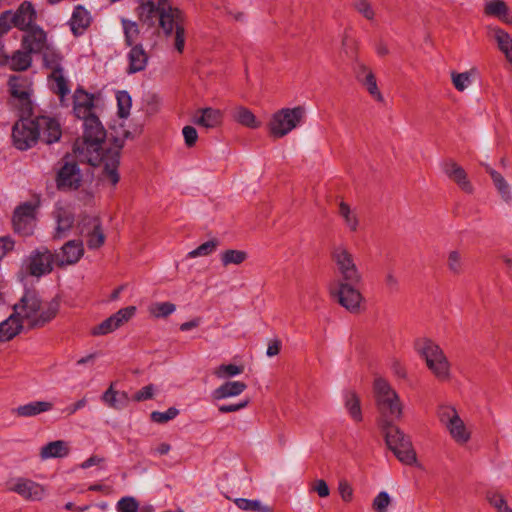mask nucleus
Wrapping results in <instances>:
<instances>
[{
  "label": "nucleus",
  "instance_id": "1",
  "mask_svg": "<svg viewBox=\"0 0 512 512\" xmlns=\"http://www.w3.org/2000/svg\"><path fill=\"white\" fill-rule=\"evenodd\" d=\"M106 138V130L99 117L92 116L83 121V136L74 144V153L81 161L92 166L103 164L100 180L115 187L120 180L118 166L120 163L121 145L105 152L102 144Z\"/></svg>",
  "mask_w": 512,
  "mask_h": 512
},
{
  "label": "nucleus",
  "instance_id": "2",
  "mask_svg": "<svg viewBox=\"0 0 512 512\" xmlns=\"http://www.w3.org/2000/svg\"><path fill=\"white\" fill-rule=\"evenodd\" d=\"M136 14L140 22L153 26L158 19L159 27L166 37H173L175 50L182 54L186 41L187 16L183 10L173 7L168 0H139Z\"/></svg>",
  "mask_w": 512,
  "mask_h": 512
},
{
  "label": "nucleus",
  "instance_id": "3",
  "mask_svg": "<svg viewBox=\"0 0 512 512\" xmlns=\"http://www.w3.org/2000/svg\"><path fill=\"white\" fill-rule=\"evenodd\" d=\"M21 118L13 125V145L21 151L33 147L40 139L46 144L58 142L61 138V127L57 120L49 116H37L34 119Z\"/></svg>",
  "mask_w": 512,
  "mask_h": 512
},
{
  "label": "nucleus",
  "instance_id": "4",
  "mask_svg": "<svg viewBox=\"0 0 512 512\" xmlns=\"http://www.w3.org/2000/svg\"><path fill=\"white\" fill-rule=\"evenodd\" d=\"M58 301L42 303L35 291H26L19 303L14 305V313L28 328L42 327L58 313Z\"/></svg>",
  "mask_w": 512,
  "mask_h": 512
},
{
  "label": "nucleus",
  "instance_id": "5",
  "mask_svg": "<svg viewBox=\"0 0 512 512\" xmlns=\"http://www.w3.org/2000/svg\"><path fill=\"white\" fill-rule=\"evenodd\" d=\"M373 394L379 412L378 427H389L390 423L401 419L403 403L399 394L385 378L376 377L374 379Z\"/></svg>",
  "mask_w": 512,
  "mask_h": 512
},
{
  "label": "nucleus",
  "instance_id": "6",
  "mask_svg": "<svg viewBox=\"0 0 512 512\" xmlns=\"http://www.w3.org/2000/svg\"><path fill=\"white\" fill-rule=\"evenodd\" d=\"M415 350L425 360L427 368L439 381H448L451 365L442 348L433 340L423 337L414 343Z\"/></svg>",
  "mask_w": 512,
  "mask_h": 512
},
{
  "label": "nucleus",
  "instance_id": "7",
  "mask_svg": "<svg viewBox=\"0 0 512 512\" xmlns=\"http://www.w3.org/2000/svg\"><path fill=\"white\" fill-rule=\"evenodd\" d=\"M37 12L30 1H23L15 10L0 14V35L6 34L12 27L24 31L35 25Z\"/></svg>",
  "mask_w": 512,
  "mask_h": 512
},
{
  "label": "nucleus",
  "instance_id": "8",
  "mask_svg": "<svg viewBox=\"0 0 512 512\" xmlns=\"http://www.w3.org/2000/svg\"><path fill=\"white\" fill-rule=\"evenodd\" d=\"M305 116L302 106L283 108L276 112L269 122V133L274 138H282L300 125Z\"/></svg>",
  "mask_w": 512,
  "mask_h": 512
},
{
  "label": "nucleus",
  "instance_id": "9",
  "mask_svg": "<svg viewBox=\"0 0 512 512\" xmlns=\"http://www.w3.org/2000/svg\"><path fill=\"white\" fill-rule=\"evenodd\" d=\"M331 257L341 276L339 282L349 281L359 283L361 281V273L354 261V256L345 245L340 244L334 246Z\"/></svg>",
  "mask_w": 512,
  "mask_h": 512
},
{
  "label": "nucleus",
  "instance_id": "10",
  "mask_svg": "<svg viewBox=\"0 0 512 512\" xmlns=\"http://www.w3.org/2000/svg\"><path fill=\"white\" fill-rule=\"evenodd\" d=\"M356 284L349 281L338 282L330 291L338 303L350 313H358L364 300L360 291L355 288Z\"/></svg>",
  "mask_w": 512,
  "mask_h": 512
},
{
  "label": "nucleus",
  "instance_id": "11",
  "mask_svg": "<svg viewBox=\"0 0 512 512\" xmlns=\"http://www.w3.org/2000/svg\"><path fill=\"white\" fill-rule=\"evenodd\" d=\"M8 84L13 99L18 102L20 113L30 115L32 113L30 79L26 76L13 75L9 78Z\"/></svg>",
  "mask_w": 512,
  "mask_h": 512
},
{
  "label": "nucleus",
  "instance_id": "12",
  "mask_svg": "<svg viewBox=\"0 0 512 512\" xmlns=\"http://www.w3.org/2000/svg\"><path fill=\"white\" fill-rule=\"evenodd\" d=\"M77 228L79 233L87 238L86 242L89 249H98L104 244L105 235L98 217L82 215Z\"/></svg>",
  "mask_w": 512,
  "mask_h": 512
},
{
  "label": "nucleus",
  "instance_id": "13",
  "mask_svg": "<svg viewBox=\"0 0 512 512\" xmlns=\"http://www.w3.org/2000/svg\"><path fill=\"white\" fill-rule=\"evenodd\" d=\"M55 262L54 254L47 248L33 251L25 262L26 272L35 277H41L52 271Z\"/></svg>",
  "mask_w": 512,
  "mask_h": 512
},
{
  "label": "nucleus",
  "instance_id": "14",
  "mask_svg": "<svg viewBox=\"0 0 512 512\" xmlns=\"http://www.w3.org/2000/svg\"><path fill=\"white\" fill-rule=\"evenodd\" d=\"M82 182V174L78 164L74 161H65L57 173L56 184L59 190H77Z\"/></svg>",
  "mask_w": 512,
  "mask_h": 512
},
{
  "label": "nucleus",
  "instance_id": "15",
  "mask_svg": "<svg viewBox=\"0 0 512 512\" xmlns=\"http://www.w3.org/2000/svg\"><path fill=\"white\" fill-rule=\"evenodd\" d=\"M13 226L17 233L28 236L33 233L35 227V206L25 202L18 206L13 214Z\"/></svg>",
  "mask_w": 512,
  "mask_h": 512
},
{
  "label": "nucleus",
  "instance_id": "16",
  "mask_svg": "<svg viewBox=\"0 0 512 512\" xmlns=\"http://www.w3.org/2000/svg\"><path fill=\"white\" fill-rule=\"evenodd\" d=\"M136 312L135 306H128L118 310L115 314L111 315L100 324L94 326L91 334L94 336H101L109 334L131 319Z\"/></svg>",
  "mask_w": 512,
  "mask_h": 512
},
{
  "label": "nucleus",
  "instance_id": "17",
  "mask_svg": "<svg viewBox=\"0 0 512 512\" xmlns=\"http://www.w3.org/2000/svg\"><path fill=\"white\" fill-rule=\"evenodd\" d=\"M56 222L54 238L62 239L68 236L75 223V213L70 205L57 204L53 211Z\"/></svg>",
  "mask_w": 512,
  "mask_h": 512
},
{
  "label": "nucleus",
  "instance_id": "18",
  "mask_svg": "<svg viewBox=\"0 0 512 512\" xmlns=\"http://www.w3.org/2000/svg\"><path fill=\"white\" fill-rule=\"evenodd\" d=\"M95 96L83 88H77L73 95V112L78 119L86 120L96 116Z\"/></svg>",
  "mask_w": 512,
  "mask_h": 512
},
{
  "label": "nucleus",
  "instance_id": "19",
  "mask_svg": "<svg viewBox=\"0 0 512 512\" xmlns=\"http://www.w3.org/2000/svg\"><path fill=\"white\" fill-rule=\"evenodd\" d=\"M9 490L17 493L25 500L30 501H39L45 495V489L42 485L30 479L21 477L15 480Z\"/></svg>",
  "mask_w": 512,
  "mask_h": 512
},
{
  "label": "nucleus",
  "instance_id": "20",
  "mask_svg": "<svg viewBox=\"0 0 512 512\" xmlns=\"http://www.w3.org/2000/svg\"><path fill=\"white\" fill-rule=\"evenodd\" d=\"M25 35L22 38V47L24 50L32 53H40L48 47L47 34L37 24L31 26L29 29L24 30Z\"/></svg>",
  "mask_w": 512,
  "mask_h": 512
},
{
  "label": "nucleus",
  "instance_id": "21",
  "mask_svg": "<svg viewBox=\"0 0 512 512\" xmlns=\"http://www.w3.org/2000/svg\"><path fill=\"white\" fill-rule=\"evenodd\" d=\"M83 254V242L81 240H70L62 246L59 253L54 254L55 263L58 266L72 265L77 263Z\"/></svg>",
  "mask_w": 512,
  "mask_h": 512
},
{
  "label": "nucleus",
  "instance_id": "22",
  "mask_svg": "<svg viewBox=\"0 0 512 512\" xmlns=\"http://www.w3.org/2000/svg\"><path fill=\"white\" fill-rule=\"evenodd\" d=\"M92 21L90 12L82 5H77L68 22L74 36L83 35Z\"/></svg>",
  "mask_w": 512,
  "mask_h": 512
},
{
  "label": "nucleus",
  "instance_id": "23",
  "mask_svg": "<svg viewBox=\"0 0 512 512\" xmlns=\"http://www.w3.org/2000/svg\"><path fill=\"white\" fill-rule=\"evenodd\" d=\"M131 49L128 52V74H134L143 71L148 63V55L141 44L130 46Z\"/></svg>",
  "mask_w": 512,
  "mask_h": 512
},
{
  "label": "nucleus",
  "instance_id": "24",
  "mask_svg": "<svg viewBox=\"0 0 512 512\" xmlns=\"http://www.w3.org/2000/svg\"><path fill=\"white\" fill-rule=\"evenodd\" d=\"M399 446L388 447L396 458L405 465H413L417 461L416 452L409 436H401Z\"/></svg>",
  "mask_w": 512,
  "mask_h": 512
},
{
  "label": "nucleus",
  "instance_id": "25",
  "mask_svg": "<svg viewBox=\"0 0 512 512\" xmlns=\"http://www.w3.org/2000/svg\"><path fill=\"white\" fill-rule=\"evenodd\" d=\"M489 35L495 40L507 61L512 64V36L498 26L489 27Z\"/></svg>",
  "mask_w": 512,
  "mask_h": 512
},
{
  "label": "nucleus",
  "instance_id": "26",
  "mask_svg": "<svg viewBox=\"0 0 512 512\" xmlns=\"http://www.w3.org/2000/svg\"><path fill=\"white\" fill-rule=\"evenodd\" d=\"M445 174L456 182L465 192H472V185L467 179L465 170L454 161H448L444 164Z\"/></svg>",
  "mask_w": 512,
  "mask_h": 512
},
{
  "label": "nucleus",
  "instance_id": "27",
  "mask_svg": "<svg viewBox=\"0 0 512 512\" xmlns=\"http://www.w3.org/2000/svg\"><path fill=\"white\" fill-rule=\"evenodd\" d=\"M484 13L487 16L498 18L505 24L512 25V15L509 7L503 0H491L485 3Z\"/></svg>",
  "mask_w": 512,
  "mask_h": 512
},
{
  "label": "nucleus",
  "instance_id": "28",
  "mask_svg": "<svg viewBox=\"0 0 512 512\" xmlns=\"http://www.w3.org/2000/svg\"><path fill=\"white\" fill-rule=\"evenodd\" d=\"M246 387V384L242 381H226L212 391L211 397L213 400H223L226 398L236 397L240 395Z\"/></svg>",
  "mask_w": 512,
  "mask_h": 512
},
{
  "label": "nucleus",
  "instance_id": "29",
  "mask_svg": "<svg viewBox=\"0 0 512 512\" xmlns=\"http://www.w3.org/2000/svg\"><path fill=\"white\" fill-rule=\"evenodd\" d=\"M25 325L15 313L0 323V341L5 342L13 339Z\"/></svg>",
  "mask_w": 512,
  "mask_h": 512
},
{
  "label": "nucleus",
  "instance_id": "30",
  "mask_svg": "<svg viewBox=\"0 0 512 512\" xmlns=\"http://www.w3.org/2000/svg\"><path fill=\"white\" fill-rule=\"evenodd\" d=\"M53 408V404L47 401H32L18 406L14 413L19 417H33L41 413L48 412Z\"/></svg>",
  "mask_w": 512,
  "mask_h": 512
},
{
  "label": "nucleus",
  "instance_id": "31",
  "mask_svg": "<svg viewBox=\"0 0 512 512\" xmlns=\"http://www.w3.org/2000/svg\"><path fill=\"white\" fill-rule=\"evenodd\" d=\"M111 384L110 387L103 393L102 401L110 408L119 410L126 407L129 403L128 394L124 391H116Z\"/></svg>",
  "mask_w": 512,
  "mask_h": 512
},
{
  "label": "nucleus",
  "instance_id": "32",
  "mask_svg": "<svg viewBox=\"0 0 512 512\" xmlns=\"http://www.w3.org/2000/svg\"><path fill=\"white\" fill-rule=\"evenodd\" d=\"M200 115H195L194 122L206 128H214L222 121V113L218 109L204 108L198 111Z\"/></svg>",
  "mask_w": 512,
  "mask_h": 512
},
{
  "label": "nucleus",
  "instance_id": "33",
  "mask_svg": "<svg viewBox=\"0 0 512 512\" xmlns=\"http://www.w3.org/2000/svg\"><path fill=\"white\" fill-rule=\"evenodd\" d=\"M68 454L69 447L63 440L49 442L40 450V457L44 460L49 458H63Z\"/></svg>",
  "mask_w": 512,
  "mask_h": 512
},
{
  "label": "nucleus",
  "instance_id": "34",
  "mask_svg": "<svg viewBox=\"0 0 512 512\" xmlns=\"http://www.w3.org/2000/svg\"><path fill=\"white\" fill-rule=\"evenodd\" d=\"M52 91L60 98L63 104L64 98L70 93V88L67 79L64 77L63 70L51 72L48 76Z\"/></svg>",
  "mask_w": 512,
  "mask_h": 512
},
{
  "label": "nucleus",
  "instance_id": "35",
  "mask_svg": "<svg viewBox=\"0 0 512 512\" xmlns=\"http://www.w3.org/2000/svg\"><path fill=\"white\" fill-rule=\"evenodd\" d=\"M445 428L448 430L452 439L460 445L466 444L471 438L470 432L467 430L465 423L460 417Z\"/></svg>",
  "mask_w": 512,
  "mask_h": 512
},
{
  "label": "nucleus",
  "instance_id": "36",
  "mask_svg": "<svg viewBox=\"0 0 512 512\" xmlns=\"http://www.w3.org/2000/svg\"><path fill=\"white\" fill-rule=\"evenodd\" d=\"M344 404L351 418L356 422L363 420L360 398L354 391H347L344 395Z\"/></svg>",
  "mask_w": 512,
  "mask_h": 512
},
{
  "label": "nucleus",
  "instance_id": "37",
  "mask_svg": "<svg viewBox=\"0 0 512 512\" xmlns=\"http://www.w3.org/2000/svg\"><path fill=\"white\" fill-rule=\"evenodd\" d=\"M43 54V63L44 66L51 70V72H55L57 70L62 71V54L55 50L54 48L48 46L45 50L42 51Z\"/></svg>",
  "mask_w": 512,
  "mask_h": 512
},
{
  "label": "nucleus",
  "instance_id": "38",
  "mask_svg": "<svg viewBox=\"0 0 512 512\" xmlns=\"http://www.w3.org/2000/svg\"><path fill=\"white\" fill-rule=\"evenodd\" d=\"M121 25L123 29L125 44L129 47L137 45L136 41L140 35L138 24L135 21L121 18Z\"/></svg>",
  "mask_w": 512,
  "mask_h": 512
},
{
  "label": "nucleus",
  "instance_id": "39",
  "mask_svg": "<svg viewBox=\"0 0 512 512\" xmlns=\"http://www.w3.org/2000/svg\"><path fill=\"white\" fill-rule=\"evenodd\" d=\"M486 171H487V173H489V175H490L496 189L500 193L501 197L505 201H509L511 199L510 186L507 183V181L505 180V178L499 172H497L496 170L492 169L489 166H486Z\"/></svg>",
  "mask_w": 512,
  "mask_h": 512
},
{
  "label": "nucleus",
  "instance_id": "40",
  "mask_svg": "<svg viewBox=\"0 0 512 512\" xmlns=\"http://www.w3.org/2000/svg\"><path fill=\"white\" fill-rule=\"evenodd\" d=\"M381 432L384 434L385 442L387 447H393L394 445L399 446L401 436H407L398 426L394 423H390L389 427H379Z\"/></svg>",
  "mask_w": 512,
  "mask_h": 512
},
{
  "label": "nucleus",
  "instance_id": "41",
  "mask_svg": "<svg viewBox=\"0 0 512 512\" xmlns=\"http://www.w3.org/2000/svg\"><path fill=\"white\" fill-rule=\"evenodd\" d=\"M31 53L28 50L25 51H16L10 61V65L13 70L16 71H24L31 66L32 58Z\"/></svg>",
  "mask_w": 512,
  "mask_h": 512
},
{
  "label": "nucleus",
  "instance_id": "42",
  "mask_svg": "<svg viewBox=\"0 0 512 512\" xmlns=\"http://www.w3.org/2000/svg\"><path fill=\"white\" fill-rule=\"evenodd\" d=\"M176 310L175 304L171 302H155L148 307L150 315L155 318H166Z\"/></svg>",
  "mask_w": 512,
  "mask_h": 512
},
{
  "label": "nucleus",
  "instance_id": "43",
  "mask_svg": "<svg viewBox=\"0 0 512 512\" xmlns=\"http://www.w3.org/2000/svg\"><path fill=\"white\" fill-rule=\"evenodd\" d=\"M220 259L225 267L230 264L239 265L247 259V253L241 250L228 249L221 253Z\"/></svg>",
  "mask_w": 512,
  "mask_h": 512
},
{
  "label": "nucleus",
  "instance_id": "44",
  "mask_svg": "<svg viewBox=\"0 0 512 512\" xmlns=\"http://www.w3.org/2000/svg\"><path fill=\"white\" fill-rule=\"evenodd\" d=\"M437 417L440 423L447 427L450 423L455 421L459 416L456 408L452 405L442 404L437 408Z\"/></svg>",
  "mask_w": 512,
  "mask_h": 512
},
{
  "label": "nucleus",
  "instance_id": "45",
  "mask_svg": "<svg viewBox=\"0 0 512 512\" xmlns=\"http://www.w3.org/2000/svg\"><path fill=\"white\" fill-rule=\"evenodd\" d=\"M244 367L235 364H221L214 370V375L220 379H228L243 373Z\"/></svg>",
  "mask_w": 512,
  "mask_h": 512
},
{
  "label": "nucleus",
  "instance_id": "46",
  "mask_svg": "<svg viewBox=\"0 0 512 512\" xmlns=\"http://www.w3.org/2000/svg\"><path fill=\"white\" fill-rule=\"evenodd\" d=\"M232 116L235 121L238 123L248 126V127H254L255 126V116L254 114L248 110L247 108L243 106L236 107L233 112Z\"/></svg>",
  "mask_w": 512,
  "mask_h": 512
},
{
  "label": "nucleus",
  "instance_id": "47",
  "mask_svg": "<svg viewBox=\"0 0 512 512\" xmlns=\"http://www.w3.org/2000/svg\"><path fill=\"white\" fill-rule=\"evenodd\" d=\"M219 246V241L217 239L209 240L201 245H199L196 249L190 251L187 254L188 258H196L200 256H208L212 254L217 247Z\"/></svg>",
  "mask_w": 512,
  "mask_h": 512
},
{
  "label": "nucleus",
  "instance_id": "48",
  "mask_svg": "<svg viewBox=\"0 0 512 512\" xmlns=\"http://www.w3.org/2000/svg\"><path fill=\"white\" fill-rule=\"evenodd\" d=\"M487 501L497 512H512L506 498L500 493H488Z\"/></svg>",
  "mask_w": 512,
  "mask_h": 512
},
{
  "label": "nucleus",
  "instance_id": "49",
  "mask_svg": "<svg viewBox=\"0 0 512 512\" xmlns=\"http://www.w3.org/2000/svg\"><path fill=\"white\" fill-rule=\"evenodd\" d=\"M339 214L344 219L347 227L351 231H356L358 227V219L356 215L350 210V207L345 202H341L339 205Z\"/></svg>",
  "mask_w": 512,
  "mask_h": 512
},
{
  "label": "nucleus",
  "instance_id": "50",
  "mask_svg": "<svg viewBox=\"0 0 512 512\" xmlns=\"http://www.w3.org/2000/svg\"><path fill=\"white\" fill-rule=\"evenodd\" d=\"M118 105V115L125 118L129 115L131 108V97L126 91H119L116 95Z\"/></svg>",
  "mask_w": 512,
  "mask_h": 512
},
{
  "label": "nucleus",
  "instance_id": "51",
  "mask_svg": "<svg viewBox=\"0 0 512 512\" xmlns=\"http://www.w3.org/2000/svg\"><path fill=\"white\" fill-rule=\"evenodd\" d=\"M470 76H471V72H463V73L452 72L451 78H452V83H453L454 87L460 92L464 91L471 84Z\"/></svg>",
  "mask_w": 512,
  "mask_h": 512
},
{
  "label": "nucleus",
  "instance_id": "52",
  "mask_svg": "<svg viewBox=\"0 0 512 512\" xmlns=\"http://www.w3.org/2000/svg\"><path fill=\"white\" fill-rule=\"evenodd\" d=\"M178 414V409L170 407L165 412L153 411L150 415V418L155 423L164 424L174 419Z\"/></svg>",
  "mask_w": 512,
  "mask_h": 512
},
{
  "label": "nucleus",
  "instance_id": "53",
  "mask_svg": "<svg viewBox=\"0 0 512 512\" xmlns=\"http://www.w3.org/2000/svg\"><path fill=\"white\" fill-rule=\"evenodd\" d=\"M138 501L132 496L122 497L116 504L117 512H137Z\"/></svg>",
  "mask_w": 512,
  "mask_h": 512
},
{
  "label": "nucleus",
  "instance_id": "54",
  "mask_svg": "<svg viewBox=\"0 0 512 512\" xmlns=\"http://www.w3.org/2000/svg\"><path fill=\"white\" fill-rule=\"evenodd\" d=\"M377 101L382 102L383 96L378 89L375 75L373 73H369L366 78L361 82Z\"/></svg>",
  "mask_w": 512,
  "mask_h": 512
},
{
  "label": "nucleus",
  "instance_id": "55",
  "mask_svg": "<svg viewBox=\"0 0 512 512\" xmlns=\"http://www.w3.org/2000/svg\"><path fill=\"white\" fill-rule=\"evenodd\" d=\"M353 6L367 20L374 19L375 12L367 0H354Z\"/></svg>",
  "mask_w": 512,
  "mask_h": 512
},
{
  "label": "nucleus",
  "instance_id": "56",
  "mask_svg": "<svg viewBox=\"0 0 512 512\" xmlns=\"http://www.w3.org/2000/svg\"><path fill=\"white\" fill-rule=\"evenodd\" d=\"M390 496L387 492H380L373 500L372 507L375 512H387L390 504Z\"/></svg>",
  "mask_w": 512,
  "mask_h": 512
},
{
  "label": "nucleus",
  "instance_id": "57",
  "mask_svg": "<svg viewBox=\"0 0 512 512\" xmlns=\"http://www.w3.org/2000/svg\"><path fill=\"white\" fill-rule=\"evenodd\" d=\"M338 492L341 499L349 503L353 499L354 490L351 484L346 479H340L338 482Z\"/></svg>",
  "mask_w": 512,
  "mask_h": 512
},
{
  "label": "nucleus",
  "instance_id": "58",
  "mask_svg": "<svg viewBox=\"0 0 512 512\" xmlns=\"http://www.w3.org/2000/svg\"><path fill=\"white\" fill-rule=\"evenodd\" d=\"M154 391H155L154 385H152V384L146 385L133 395V400L137 401V402H141V401L151 399L154 395Z\"/></svg>",
  "mask_w": 512,
  "mask_h": 512
},
{
  "label": "nucleus",
  "instance_id": "59",
  "mask_svg": "<svg viewBox=\"0 0 512 512\" xmlns=\"http://www.w3.org/2000/svg\"><path fill=\"white\" fill-rule=\"evenodd\" d=\"M448 267L449 269L455 273L459 274L462 270L461 257L458 252L452 251L448 256Z\"/></svg>",
  "mask_w": 512,
  "mask_h": 512
},
{
  "label": "nucleus",
  "instance_id": "60",
  "mask_svg": "<svg viewBox=\"0 0 512 512\" xmlns=\"http://www.w3.org/2000/svg\"><path fill=\"white\" fill-rule=\"evenodd\" d=\"M185 144L188 147H192L195 145L197 139H198V133L197 130L193 126H185L182 130Z\"/></svg>",
  "mask_w": 512,
  "mask_h": 512
},
{
  "label": "nucleus",
  "instance_id": "61",
  "mask_svg": "<svg viewBox=\"0 0 512 512\" xmlns=\"http://www.w3.org/2000/svg\"><path fill=\"white\" fill-rule=\"evenodd\" d=\"M14 244V240L11 237H0V260L14 248Z\"/></svg>",
  "mask_w": 512,
  "mask_h": 512
},
{
  "label": "nucleus",
  "instance_id": "62",
  "mask_svg": "<svg viewBox=\"0 0 512 512\" xmlns=\"http://www.w3.org/2000/svg\"><path fill=\"white\" fill-rule=\"evenodd\" d=\"M248 405L247 400L240 401L235 404H223L218 407V410L220 413H230V412H236L243 408H245Z\"/></svg>",
  "mask_w": 512,
  "mask_h": 512
},
{
  "label": "nucleus",
  "instance_id": "63",
  "mask_svg": "<svg viewBox=\"0 0 512 512\" xmlns=\"http://www.w3.org/2000/svg\"><path fill=\"white\" fill-rule=\"evenodd\" d=\"M236 506L246 511H256V500L237 498L234 500Z\"/></svg>",
  "mask_w": 512,
  "mask_h": 512
},
{
  "label": "nucleus",
  "instance_id": "64",
  "mask_svg": "<svg viewBox=\"0 0 512 512\" xmlns=\"http://www.w3.org/2000/svg\"><path fill=\"white\" fill-rule=\"evenodd\" d=\"M281 345L282 344H281L280 339H278V338L270 339L269 342H268V347H267V350H266V355L268 357L276 356L280 352Z\"/></svg>",
  "mask_w": 512,
  "mask_h": 512
}]
</instances>
